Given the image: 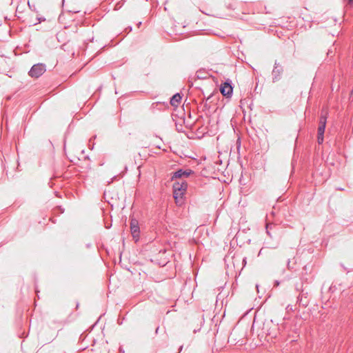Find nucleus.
<instances>
[{
    "label": "nucleus",
    "mask_w": 353,
    "mask_h": 353,
    "mask_svg": "<svg viewBox=\"0 0 353 353\" xmlns=\"http://www.w3.org/2000/svg\"><path fill=\"white\" fill-rule=\"evenodd\" d=\"M46 71V65L44 63H39L32 66L28 75L34 79L40 77Z\"/></svg>",
    "instance_id": "1"
},
{
    "label": "nucleus",
    "mask_w": 353,
    "mask_h": 353,
    "mask_svg": "<svg viewBox=\"0 0 353 353\" xmlns=\"http://www.w3.org/2000/svg\"><path fill=\"white\" fill-rule=\"evenodd\" d=\"M130 231L133 239L137 241L139 239L140 228L136 219L132 218L130 220Z\"/></svg>",
    "instance_id": "2"
},
{
    "label": "nucleus",
    "mask_w": 353,
    "mask_h": 353,
    "mask_svg": "<svg viewBox=\"0 0 353 353\" xmlns=\"http://www.w3.org/2000/svg\"><path fill=\"white\" fill-rule=\"evenodd\" d=\"M283 72V67L280 65L279 63H278L277 61H275L274 68L272 72V81L274 83L276 82L281 79V74H282Z\"/></svg>",
    "instance_id": "3"
},
{
    "label": "nucleus",
    "mask_w": 353,
    "mask_h": 353,
    "mask_svg": "<svg viewBox=\"0 0 353 353\" xmlns=\"http://www.w3.org/2000/svg\"><path fill=\"white\" fill-rule=\"evenodd\" d=\"M193 172H194L190 169H188L185 170H183V169H179L172 174V175L171 179H172V181H174L175 179H180L182 177H188Z\"/></svg>",
    "instance_id": "4"
},
{
    "label": "nucleus",
    "mask_w": 353,
    "mask_h": 353,
    "mask_svg": "<svg viewBox=\"0 0 353 353\" xmlns=\"http://www.w3.org/2000/svg\"><path fill=\"white\" fill-rule=\"evenodd\" d=\"M221 93L225 97H230L233 92V88L230 82L225 81L220 87Z\"/></svg>",
    "instance_id": "5"
},
{
    "label": "nucleus",
    "mask_w": 353,
    "mask_h": 353,
    "mask_svg": "<svg viewBox=\"0 0 353 353\" xmlns=\"http://www.w3.org/2000/svg\"><path fill=\"white\" fill-rule=\"evenodd\" d=\"M327 122V112L323 110L321 112L318 133H324Z\"/></svg>",
    "instance_id": "6"
},
{
    "label": "nucleus",
    "mask_w": 353,
    "mask_h": 353,
    "mask_svg": "<svg viewBox=\"0 0 353 353\" xmlns=\"http://www.w3.org/2000/svg\"><path fill=\"white\" fill-rule=\"evenodd\" d=\"M188 188V183L186 181H182L181 183L175 182L173 184V190L175 191H180L182 193H185Z\"/></svg>",
    "instance_id": "7"
},
{
    "label": "nucleus",
    "mask_w": 353,
    "mask_h": 353,
    "mask_svg": "<svg viewBox=\"0 0 353 353\" xmlns=\"http://www.w3.org/2000/svg\"><path fill=\"white\" fill-rule=\"evenodd\" d=\"M307 293H304L303 291L301 292L300 295L298 296V302L300 305H301L303 307H307L309 303V300L307 297Z\"/></svg>",
    "instance_id": "8"
},
{
    "label": "nucleus",
    "mask_w": 353,
    "mask_h": 353,
    "mask_svg": "<svg viewBox=\"0 0 353 353\" xmlns=\"http://www.w3.org/2000/svg\"><path fill=\"white\" fill-rule=\"evenodd\" d=\"M181 96L179 93L174 94L170 99V104L172 106H178L181 101Z\"/></svg>",
    "instance_id": "9"
},
{
    "label": "nucleus",
    "mask_w": 353,
    "mask_h": 353,
    "mask_svg": "<svg viewBox=\"0 0 353 353\" xmlns=\"http://www.w3.org/2000/svg\"><path fill=\"white\" fill-rule=\"evenodd\" d=\"M183 194H184L180 191H175V190H173V196L177 204L179 203V199H182Z\"/></svg>",
    "instance_id": "10"
},
{
    "label": "nucleus",
    "mask_w": 353,
    "mask_h": 353,
    "mask_svg": "<svg viewBox=\"0 0 353 353\" xmlns=\"http://www.w3.org/2000/svg\"><path fill=\"white\" fill-rule=\"evenodd\" d=\"M324 140V133H318L317 134V141L319 144H321Z\"/></svg>",
    "instance_id": "11"
},
{
    "label": "nucleus",
    "mask_w": 353,
    "mask_h": 353,
    "mask_svg": "<svg viewBox=\"0 0 353 353\" xmlns=\"http://www.w3.org/2000/svg\"><path fill=\"white\" fill-rule=\"evenodd\" d=\"M272 223H266V233L267 234L270 236V237H272V235L270 232V230L272 229Z\"/></svg>",
    "instance_id": "12"
},
{
    "label": "nucleus",
    "mask_w": 353,
    "mask_h": 353,
    "mask_svg": "<svg viewBox=\"0 0 353 353\" xmlns=\"http://www.w3.org/2000/svg\"><path fill=\"white\" fill-rule=\"evenodd\" d=\"M236 144V149L239 152L241 148V140L239 138L237 139Z\"/></svg>",
    "instance_id": "13"
},
{
    "label": "nucleus",
    "mask_w": 353,
    "mask_h": 353,
    "mask_svg": "<svg viewBox=\"0 0 353 353\" xmlns=\"http://www.w3.org/2000/svg\"><path fill=\"white\" fill-rule=\"evenodd\" d=\"M45 19H41V18H37V21L33 23V25H36L40 23L41 21H44Z\"/></svg>",
    "instance_id": "14"
},
{
    "label": "nucleus",
    "mask_w": 353,
    "mask_h": 353,
    "mask_svg": "<svg viewBox=\"0 0 353 353\" xmlns=\"http://www.w3.org/2000/svg\"><path fill=\"white\" fill-rule=\"evenodd\" d=\"M347 4L352 6L353 4V0H347Z\"/></svg>",
    "instance_id": "15"
},
{
    "label": "nucleus",
    "mask_w": 353,
    "mask_h": 353,
    "mask_svg": "<svg viewBox=\"0 0 353 353\" xmlns=\"http://www.w3.org/2000/svg\"><path fill=\"white\" fill-rule=\"evenodd\" d=\"M119 352L120 353H124L125 352V351H124V350H123V348L122 347H119Z\"/></svg>",
    "instance_id": "16"
},
{
    "label": "nucleus",
    "mask_w": 353,
    "mask_h": 353,
    "mask_svg": "<svg viewBox=\"0 0 353 353\" xmlns=\"http://www.w3.org/2000/svg\"><path fill=\"white\" fill-rule=\"evenodd\" d=\"M287 265H288V269H290V268H290V259H288V261Z\"/></svg>",
    "instance_id": "17"
},
{
    "label": "nucleus",
    "mask_w": 353,
    "mask_h": 353,
    "mask_svg": "<svg viewBox=\"0 0 353 353\" xmlns=\"http://www.w3.org/2000/svg\"><path fill=\"white\" fill-rule=\"evenodd\" d=\"M279 285V282L278 281H275L274 286H278Z\"/></svg>",
    "instance_id": "18"
},
{
    "label": "nucleus",
    "mask_w": 353,
    "mask_h": 353,
    "mask_svg": "<svg viewBox=\"0 0 353 353\" xmlns=\"http://www.w3.org/2000/svg\"><path fill=\"white\" fill-rule=\"evenodd\" d=\"M332 53H333V52L331 50H329L327 52V55H330Z\"/></svg>",
    "instance_id": "19"
},
{
    "label": "nucleus",
    "mask_w": 353,
    "mask_h": 353,
    "mask_svg": "<svg viewBox=\"0 0 353 353\" xmlns=\"http://www.w3.org/2000/svg\"><path fill=\"white\" fill-rule=\"evenodd\" d=\"M19 10H21V8H19V6H17V12H19Z\"/></svg>",
    "instance_id": "20"
},
{
    "label": "nucleus",
    "mask_w": 353,
    "mask_h": 353,
    "mask_svg": "<svg viewBox=\"0 0 353 353\" xmlns=\"http://www.w3.org/2000/svg\"><path fill=\"white\" fill-rule=\"evenodd\" d=\"M19 10H21V8H19V6H17V12H19Z\"/></svg>",
    "instance_id": "21"
},
{
    "label": "nucleus",
    "mask_w": 353,
    "mask_h": 353,
    "mask_svg": "<svg viewBox=\"0 0 353 353\" xmlns=\"http://www.w3.org/2000/svg\"><path fill=\"white\" fill-rule=\"evenodd\" d=\"M141 22L140 21V22H139V23H137V26H138V28H139V27L141 26Z\"/></svg>",
    "instance_id": "22"
},
{
    "label": "nucleus",
    "mask_w": 353,
    "mask_h": 353,
    "mask_svg": "<svg viewBox=\"0 0 353 353\" xmlns=\"http://www.w3.org/2000/svg\"><path fill=\"white\" fill-rule=\"evenodd\" d=\"M65 46H66V43H64L63 45H62V48H63V50H65Z\"/></svg>",
    "instance_id": "23"
},
{
    "label": "nucleus",
    "mask_w": 353,
    "mask_h": 353,
    "mask_svg": "<svg viewBox=\"0 0 353 353\" xmlns=\"http://www.w3.org/2000/svg\"><path fill=\"white\" fill-rule=\"evenodd\" d=\"M262 250H263V249H261V250H260V251H259V256L260 254H262Z\"/></svg>",
    "instance_id": "24"
},
{
    "label": "nucleus",
    "mask_w": 353,
    "mask_h": 353,
    "mask_svg": "<svg viewBox=\"0 0 353 353\" xmlns=\"http://www.w3.org/2000/svg\"><path fill=\"white\" fill-rule=\"evenodd\" d=\"M270 214H271L272 216H274V212L272 211V212H271Z\"/></svg>",
    "instance_id": "25"
},
{
    "label": "nucleus",
    "mask_w": 353,
    "mask_h": 353,
    "mask_svg": "<svg viewBox=\"0 0 353 353\" xmlns=\"http://www.w3.org/2000/svg\"><path fill=\"white\" fill-rule=\"evenodd\" d=\"M159 332V327L156 329V333Z\"/></svg>",
    "instance_id": "26"
},
{
    "label": "nucleus",
    "mask_w": 353,
    "mask_h": 353,
    "mask_svg": "<svg viewBox=\"0 0 353 353\" xmlns=\"http://www.w3.org/2000/svg\"><path fill=\"white\" fill-rule=\"evenodd\" d=\"M182 348H183V346H181L180 347V351L182 350Z\"/></svg>",
    "instance_id": "27"
}]
</instances>
